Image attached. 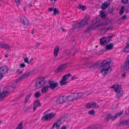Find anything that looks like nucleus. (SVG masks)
<instances>
[{
  "mask_svg": "<svg viewBox=\"0 0 129 129\" xmlns=\"http://www.w3.org/2000/svg\"><path fill=\"white\" fill-rule=\"evenodd\" d=\"M124 7L122 6L121 7V9L119 12V13L120 15H121L124 12Z\"/></svg>",
  "mask_w": 129,
  "mask_h": 129,
  "instance_id": "obj_35",
  "label": "nucleus"
},
{
  "mask_svg": "<svg viewBox=\"0 0 129 129\" xmlns=\"http://www.w3.org/2000/svg\"><path fill=\"white\" fill-rule=\"evenodd\" d=\"M40 106L41 104L39 101L38 100L34 104V107H33L34 111H35L38 106Z\"/></svg>",
  "mask_w": 129,
  "mask_h": 129,
  "instance_id": "obj_18",
  "label": "nucleus"
},
{
  "mask_svg": "<svg viewBox=\"0 0 129 129\" xmlns=\"http://www.w3.org/2000/svg\"><path fill=\"white\" fill-rule=\"evenodd\" d=\"M67 64L68 63H66L59 66L57 68V71L59 72L64 70L66 68Z\"/></svg>",
  "mask_w": 129,
  "mask_h": 129,
  "instance_id": "obj_14",
  "label": "nucleus"
},
{
  "mask_svg": "<svg viewBox=\"0 0 129 129\" xmlns=\"http://www.w3.org/2000/svg\"><path fill=\"white\" fill-rule=\"evenodd\" d=\"M127 17V16L126 15H124L121 18V19L124 20L125 18Z\"/></svg>",
  "mask_w": 129,
  "mask_h": 129,
  "instance_id": "obj_48",
  "label": "nucleus"
},
{
  "mask_svg": "<svg viewBox=\"0 0 129 129\" xmlns=\"http://www.w3.org/2000/svg\"><path fill=\"white\" fill-rule=\"evenodd\" d=\"M127 125H129V121H127Z\"/></svg>",
  "mask_w": 129,
  "mask_h": 129,
  "instance_id": "obj_64",
  "label": "nucleus"
},
{
  "mask_svg": "<svg viewBox=\"0 0 129 129\" xmlns=\"http://www.w3.org/2000/svg\"><path fill=\"white\" fill-rule=\"evenodd\" d=\"M62 121V120L61 119V118L60 119H59L58 120L57 122L55 123H56V127L58 128L60 127V126L61 123V122Z\"/></svg>",
  "mask_w": 129,
  "mask_h": 129,
  "instance_id": "obj_24",
  "label": "nucleus"
},
{
  "mask_svg": "<svg viewBox=\"0 0 129 129\" xmlns=\"http://www.w3.org/2000/svg\"><path fill=\"white\" fill-rule=\"evenodd\" d=\"M29 99V98L28 97H27V96L25 98V102H26Z\"/></svg>",
  "mask_w": 129,
  "mask_h": 129,
  "instance_id": "obj_54",
  "label": "nucleus"
},
{
  "mask_svg": "<svg viewBox=\"0 0 129 129\" xmlns=\"http://www.w3.org/2000/svg\"><path fill=\"white\" fill-rule=\"evenodd\" d=\"M77 93L78 98L82 96L83 94V93L82 92H79Z\"/></svg>",
  "mask_w": 129,
  "mask_h": 129,
  "instance_id": "obj_41",
  "label": "nucleus"
},
{
  "mask_svg": "<svg viewBox=\"0 0 129 129\" xmlns=\"http://www.w3.org/2000/svg\"><path fill=\"white\" fill-rule=\"evenodd\" d=\"M73 49L74 50H73V54H72V55H74L76 52H78V51L77 50H74V49L73 48Z\"/></svg>",
  "mask_w": 129,
  "mask_h": 129,
  "instance_id": "obj_52",
  "label": "nucleus"
},
{
  "mask_svg": "<svg viewBox=\"0 0 129 129\" xmlns=\"http://www.w3.org/2000/svg\"><path fill=\"white\" fill-rule=\"evenodd\" d=\"M111 62L104 60L102 62L100 67L102 69L101 72L103 75H105L111 71L110 67Z\"/></svg>",
  "mask_w": 129,
  "mask_h": 129,
  "instance_id": "obj_1",
  "label": "nucleus"
},
{
  "mask_svg": "<svg viewBox=\"0 0 129 129\" xmlns=\"http://www.w3.org/2000/svg\"><path fill=\"white\" fill-rule=\"evenodd\" d=\"M92 28L91 27H88L86 29H85V31L86 32H88L90 31Z\"/></svg>",
  "mask_w": 129,
  "mask_h": 129,
  "instance_id": "obj_42",
  "label": "nucleus"
},
{
  "mask_svg": "<svg viewBox=\"0 0 129 129\" xmlns=\"http://www.w3.org/2000/svg\"><path fill=\"white\" fill-rule=\"evenodd\" d=\"M23 58H24V60L25 62L27 63H30V62L28 60V59L27 57L24 58V57H23Z\"/></svg>",
  "mask_w": 129,
  "mask_h": 129,
  "instance_id": "obj_39",
  "label": "nucleus"
},
{
  "mask_svg": "<svg viewBox=\"0 0 129 129\" xmlns=\"http://www.w3.org/2000/svg\"><path fill=\"white\" fill-rule=\"evenodd\" d=\"M15 85L9 86L5 87L2 92H0V100L2 101L9 93H12L14 92L15 88Z\"/></svg>",
  "mask_w": 129,
  "mask_h": 129,
  "instance_id": "obj_2",
  "label": "nucleus"
},
{
  "mask_svg": "<svg viewBox=\"0 0 129 129\" xmlns=\"http://www.w3.org/2000/svg\"><path fill=\"white\" fill-rule=\"evenodd\" d=\"M3 78V74H0V80L2 78Z\"/></svg>",
  "mask_w": 129,
  "mask_h": 129,
  "instance_id": "obj_58",
  "label": "nucleus"
},
{
  "mask_svg": "<svg viewBox=\"0 0 129 129\" xmlns=\"http://www.w3.org/2000/svg\"><path fill=\"white\" fill-rule=\"evenodd\" d=\"M49 88V86L47 85L43 87L41 89V91L43 93H46L48 90Z\"/></svg>",
  "mask_w": 129,
  "mask_h": 129,
  "instance_id": "obj_23",
  "label": "nucleus"
},
{
  "mask_svg": "<svg viewBox=\"0 0 129 129\" xmlns=\"http://www.w3.org/2000/svg\"><path fill=\"white\" fill-rule=\"evenodd\" d=\"M113 43H110L109 45H107L105 47V49L106 50L112 49L113 47Z\"/></svg>",
  "mask_w": 129,
  "mask_h": 129,
  "instance_id": "obj_19",
  "label": "nucleus"
},
{
  "mask_svg": "<svg viewBox=\"0 0 129 129\" xmlns=\"http://www.w3.org/2000/svg\"><path fill=\"white\" fill-rule=\"evenodd\" d=\"M128 1V0H121V1L123 4H126Z\"/></svg>",
  "mask_w": 129,
  "mask_h": 129,
  "instance_id": "obj_51",
  "label": "nucleus"
},
{
  "mask_svg": "<svg viewBox=\"0 0 129 129\" xmlns=\"http://www.w3.org/2000/svg\"><path fill=\"white\" fill-rule=\"evenodd\" d=\"M89 18V15H86V17L79 24L77 23L74 26H73L74 28H76L78 25V29H80L82 28L84 26L88 24V20Z\"/></svg>",
  "mask_w": 129,
  "mask_h": 129,
  "instance_id": "obj_4",
  "label": "nucleus"
},
{
  "mask_svg": "<svg viewBox=\"0 0 129 129\" xmlns=\"http://www.w3.org/2000/svg\"><path fill=\"white\" fill-rule=\"evenodd\" d=\"M108 24V21H105L104 22H102L99 25L101 26H106Z\"/></svg>",
  "mask_w": 129,
  "mask_h": 129,
  "instance_id": "obj_29",
  "label": "nucleus"
},
{
  "mask_svg": "<svg viewBox=\"0 0 129 129\" xmlns=\"http://www.w3.org/2000/svg\"><path fill=\"white\" fill-rule=\"evenodd\" d=\"M0 47L1 48H4L6 49H9L10 48V47L8 45L4 43L0 45Z\"/></svg>",
  "mask_w": 129,
  "mask_h": 129,
  "instance_id": "obj_21",
  "label": "nucleus"
},
{
  "mask_svg": "<svg viewBox=\"0 0 129 129\" xmlns=\"http://www.w3.org/2000/svg\"><path fill=\"white\" fill-rule=\"evenodd\" d=\"M59 47L57 46L55 48L54 51H55L56 52H58L59 51Z\"/></svg>",
  "mask_w": 129,
  "mask_h": 129,
  "instance_id": "obj_43",
  "label": "nucleus"
},
{
  "mask_svg": "<svg viewBox=\"0 0 129 129\" xmlns=\"http://www.w3.org/2000/svg\"><path fill=\"white\" fill-rule=\"evenodd\" d=\"M116 87H117L115 89V91L116 92L117 95H116L117 98H119L123 93V91L122 88L120 87H119L118 84L116 85Z\"/></svg>",
  "mask_w": 129,
  "mask_h": 129,
  "instance_id": "obj_9",
  "label": "nucleus"
},
{
  "mask_svg": "<svg viewBox=\"0 0 129 129\" xmlns=\"http://www.w3.org/2000/svg\"><path fill=\"white\" fill-rule=\"evenodd\" d=\"M22 125V122L21 121L20 123L18 124V126L16 127V129H23V127Z\"/></svg>",
  "mask_w": 129,
  "mask_h": 129,
  "instance_id": "obj_28",
  "label": "nucleus"
},
{
  "mask_svg": "<svg viewBox=\"0 0 129 129\" xmlns=\"http://www.w3.org/2000/svg\"><path fill=\"white\" fill-rule=\"evenodd\" d=\"M88 113L89 114H90L93 115L95 114V112L93 109H92L91 110L88 111Z\"/></svg>",
  "mask_w": 129,
  "mask_h": 129,
  "instance_id": "obj_36",
  "label": "nucleus"
},
{
  "mask_svg": "<svg viewBox=\"0 0 129 129\" xmlns=\"http://www.w3.org/2000/svg\"><path fill=\"white\" fill-rule=\"evenodd\" d=\"M20 21L23 24L24 27H26L29 25L28 21L26 19L21 18Z\"/></svg>",
  "mask_w": 129,
  "mask_h": 129,
  "instance_id": "obj_15",
  "label": "nucleus"
},
{
  "mask_svg": "<svg viewBox=\"0 0 129 129\" xmlns=\"http://www.w3.org/2000/svg\"><path fill=\"white\" fill-rule=\"evenodd\" d=\"M56 14H59V12L57 10V9L55 8L53 9V14L56 15Z\"/></svg>",
  "mask_w": 129,
  "mask_h": 129,
  "instance_id": "obj_33",
  "label": "nucleus"
},
{
  "mask_svg": "<svg viewBox=\"0 0 129 129\" xmlns=\"http://www.w3.org/2000/svg\"><path fill=\"white\" fill-rule=\"evenodd\" d=\"M20 67L22 68H24L25 67V64L24 63L20 64Z\"/></svg>",
  "mask_w": 129,
  "mask_h": 129,
  "instance_id": "obj_49",
  "label": "nucleus"
},
{
  "mask_svg": "<svg viewBox=\"0 0 129 129\" xmlns=\"http://www.w3.org/2000/svg\"><path fill=\"white\" fill-rule=\"evenodd\" d=\"M127 45L124 49V52H129V50H128L127 48L129 47V41L127 43Z\"/></svg>",
  "mask_w": 129,
  "mask_h": 129,
  "instance_id": "obj_27",
  "label": "nucleus"
},
{
  "mask_svg": "<svg viewBox=\"0 0 129 129\" xmlns=\"http://www.w3.org/2000/svg\"><path fill=\"white\" fill-rule=\"evenodd\" d=\"M23 72L22 70H20V69H18L17 70V74H20L22 73Z\"/></svg>",
  "mask_w": 129,
  "mask_h": 129,
  "instance_id": "obj_47",
  "label": "nucleus"
},
{
  "mask_svg": "<svg viewBox=\"0 0 129 129\" xmlns=\"http://www.w3.org/2000/svg\"><path fill=\"white\" fill-rule=\"evenodd\" d=\"M126 76V74L125 73H123L121 74V76L122 77H124Z\"/></svg>",
  "mask_w": 129,
  "mask_h": 129,
  "instance_id": "obj_56",
  "label": "nucleus"
},
{
  "mask_svg": "<svg viewBox=\"0 0 129 129\" xmlns=\"http://www.w3.org/2000/svg\"><path fill=\"white\" fill-rule=\"evenodd\" d=\"M68 100L67 96H63L59 97L56 100V102L58 104L65 103Z\"/></svg>",
  "mask_w": 129,
  "mask_h": 129,
  "instance_id": "obj_11",
  "label": "nucleus"
},
{
  "mask_svg": "<svg viewBox=\"0 0 129 129\" xmlns=\"http://www.w3.org/2000/svg\"><path fill=\"white\" fill-rule=\"evenodd\" d=\"M49 87L52 90L55 89L58 85V83L54 82L53 81H49Z\"/></svg>",
  "mask_w": 129,
  "mask_h": 129,
  "instance_id": "obj_12",
  "label": "nucleus"
},
{
  "mask_svg": "<svg viewBox=\"0 0 129 129\" xmlns=\"http://www.w3.org/2000/svg\"><path fill=\"white\" fill-rule=\"evenodd\" d=\"M67 99L70 101H72L74 100H72L73 99V98L72 97V94L70 95H69L68 97H67Z\"/></svg>",
  "mask_w": 129,
  "mask_h": 129,
  "instance_id": "obj_40",
  "label": "nucleus"
},
{
  "mask_svg": "<svg viewBox=\"0 0 129 129\" xmlns=\"http://www.w3.org/2000/svg\"><path fill=\"white\" fill-rule=\"evenodd\" d=\"M61 119L62 121H66L67 122L69 121V118L67 116H64L61 118Z\"/></svg>",
  "mask_w": 129,
  "mask_h": 129,
  "instance_id": "obj_30",
  "label": "nucleus"
},
{
  "mask_svg": "<svg viewBox=\"0 0 129 129\" xmlns=\"http://www.w3.org/2000/svg\"><path fill=\"white\" fill-rule=\"evenodd\" d=\"M93 129H99L100 127H99V126L98 125H95L92 126Z\"/></svg>",
  "mask_w": 129,
  "mask_h": 129,
  "instance_id": "obj_44",
  "label": "nucleus"
},
{
  "mask_svg": "<svg viewBox=\"0 0 129 129\" xmlns=\"http://www.w3.org/2000/svg\"><path fill=\"white\" fill-rule=\"evenodd\" d=\"M41 95V93L39 91L36 92L34 94V96L36 98H38Z\"/></svg>",
  "mask_w": 129,
  "mask_h": 129,
  "instance_id": "obj_31",
  "label": "nucleus"
},
{
  "mask_svg": "<svg viewBox=\"0 0 129 129\" xmlns=\"http://www.w3.org/2000/svg\"><path fill=\"white\" fill-rule=\"evenodd\" d=\"M72 97H73V99L75 100L78 99L77 93H74L72 94Z\"/></svg>",
  "mask_w": 129,
  "mask_h": 129,
  "instance_id": "obj_25",
  "label": "nucleus"
},
{
  "mask_svg": "<svg viewBox=\"0 0 129 129\" xmlns=\"http://www.w3.org/2000/svg\"><path fill=\"white\" fill-rule=\"evenodd\" d=\"M108 36L106 37H103L100 40V42L101 45L103 46H105L107 43H108L113 37L115 36L112 34L109 33Z\"/></svg>",
  "mask_w": 129,
  "mask_h": 129,
  "instance_id": "obj_3",
  "label": "nucleus"
},
{
  "mask_svg": "<svg viewBox=\"0 0 129 129\" xmlns=\"http://www.w3.org/2000/svg\"><path fill=\"white\" fill-rule=\"evenodd\" d=\"M127 121L124 120L122 122H120L121 124H123L125 125H127Z\"/></svg>",
  "mask_w": 129,
  "mask_h": 129,
  "instance_id": "obj_37",
  "label": "nucleus"
},
{
  "mask_svg": "<svg viewBox=\"0 0 129 129\" xmlns=\"http://www.w3.org/2000/svg\"><path fill=\"white\" fill-rule=\"evenodd\" d=\"M87 129H93L92 126L88 127Z\"/></svg>",
  "mask_w": 129,
  "mask_h": 129,
  "instance_id": "obj_61",
  "label": "nucleus"
},
{
  "mask_svg": "<svg viewBox=\"0 0 129 129\" xmlns=\"http://www.w3.org/2000/svg\"><path fill=\"white\" fill-rule=\"evenodd\" d=\"M84 65L87 67L92 68V64L90 62H87L84 63Z\"/></svg>",
  "mask_w": 129,
  "mask_h": 129,
  "instance_id": "obj_26",
  "label": "nucleus"
},
{
  "mask_svg": "<svg viewBox=\"0 0 129 129\" xmlns=\"http://www.w3.org/2000/svg\"><path fill=\"white\" fill-rule=\"evenodd\" d=\"M30 72H25L24 74L19 78V79H21V80L24 79L27 77L29 76Z\"/></svg>",
  "mask_w": 129,
  "mask_h": 129,
  "instance_id": "obj_17",
  "label": "nucleus"
},
{
  "mask_svg": "<svg viewBox=\"0 0 129 129\" xmlns=\"http://www.w3.org/2000/svg\"><path fill=\"white\" fill-rule=\"evenodd\" d=\"M31 108L27 107L25 110V113H27L28 111L30 110V109H31Z\"/></svg>",
  "mask_w": 129,
  "mask_h": 129,
  "instance_id": "obj_46",
  "label": "nucleus"
},
{
  "mask_svg": "<svg viewBox=\"0 0 129 129\" xmlns=\"http://www.w3.org/2000/svg\"><path fill=\"white\" fill-rule=\"evenodd\" d=\"M123 111H122L119 113H116L113 116H112L111 114H109L106 116V121H108L110 118L113 121L114 120L116 119L118 117L120 116L122 114Z\"/></svg>",
  "mask_w": 129,
  "mask_h": 129,
  "instance_id": "obj_6",
  "label": "nucleus"
},
{
  "mask_svg": "<svg viewBox=\"0 0 129 129\" xmlns=\"http://www.w3.org/2000/svg\"><path fill=\"white\" fill-rule=\"evenodd\" d=\"M55 115V114L53 113L46 114L42 118V119H44L46 121L47 120L49 119H52Z\"/></svg>",
  "mask_w": 129,
  "mask_h": 129,
  "instance_id": "obj_10",
  "label": "nucleus"
},
{
  "mask_svg": "<svg viewBox=\"0 0 129 129\" xmlns=\"http://www.w3.org/2000/svg\"><path fill=\"white\" fill-rule=\"evenodd\" d=\"M31 96V93L30 94H28L27 96V97H28V98H29Z\"/></svg>",
  "mask_w": 129,
  "mask_h": 129,
  "instance_id": "obj_63",
  "label": "nucleus"
},
{
  "mask_svg": "<svg viewBox=\"0 0 129 129\" xmlns=\"http://www.w3.org/2000/svg\"><path fill=\"white\" fill-rule=\"evenodd\" d=\"M53 8H49L48 9V10L50 11H53Z\"/></svg>",
  "mask_w": 129,
  "mask_h": 129,
  "instance_id": "obj_55",
  "label": "nucleus"
},
{
  "mask_svg": "<svg viewBox=\"0 0 129 129\" xmlns=\"http://www.w3.org/2000/svg\"><path fill=\"white\" fill-rule=\"evenodd\" d=\"M101 16L102 18H105L106 15L105 14L104 12H101L100 13Z\"/></svg>",
  "mask_w": 129,
  "mask_h": 129,
  "instance_id": "obj_38",
  "label": "nucleus"
},
{
  "mask_svg": "<svg viewBox=\"0 0 129 129\" xmlns=\"http://www.w3.org/2000/svg\"><path fill=\"white\" fill-rule=\"evenodd\" d=\"M78 8L79 9H81L83 10L86 9V6L81 5H80L78 7Z\"/></svg>",
  "mask_w": 129,
  "mask_h": 129,
  "instance_id": "obj_32",
  "label": "nucleus"
},
{
  "mask_svg": "<svg viewBox=\"0 0 129 129\" xmlns=\"http://www.w3.org/2000/svg\"><path fill=\"white\" fill-rule=\"evenodd\" d=\"M92 65L93 66L92 68H93V69L97 68L99 66V64L98 63H93Z\"/></svg>",
  "mask_w": 129,
  "mask_h": 129,
  "instance_id": "obj_34",
  "label": "nucleus"
},
{
  "mask_svg": "<svg viewBox=\"0 0 129 129\" xmlns=\"http://www.w3.org/2000/svg\"><path fill=\"white\" fill-rule=\"evenodd\" d=\"M74 50L73 49H71L70 50L68 49H66L65 51V54L67 55H68L69 54H71L72 55L73 54V51Z\"/></svg>",
  "mask_w": 129,
  "mask_h": 129,
  "instance_id": "obj_22",
  "label": "nucleus"
},
{
  "mask_svg": "<svg viewBox=\"0 0 129 129\" xmlns=\"http://www.w3.org/2000/svg\"><path fill=\"white\" fill-rule=\"evenodd\" d=\"M58 52H56L55 51H54L53 54L54 56L56 57L57 56Z\"/></svg>",
  "mask_w": 129,
  "mask_h": 129,
  "instance_id": "obj_50",
  "label": "nucleus"
},
{
  "mask_svg": "<svg viewBox=\"0 0 129 129\" xmlns=\"http://www.w3.org/2000/svg\"><path fill=\"white\" fill-rule=\"evenodd\" d=\"M21 80V79H19V78L17 79H16L15 81V82L16 83H17L18 82H19L20 80Z\"/></svg>",
  "mask_w": 129,
  "mask_h": 129,
  "instance_id": "obj_53",
  "label": "nucleus"
},
{
  "mask_svg": "<svg viewBox=\"0 0 129 129\" xmlns=\"http://www.w3.org/2000/svg\"><path fill=\"white\" fill-rule=\"evenodd\" d=\"M56 123H54L53 124V126H52V128H54L55 126H56Z\"/></svg>",
  "mask_w": 129,
  "mask_h": 129,
  "instance_id": "obj_57",
  "label": "nucleus"
},
{
  "mask_svg": "<svg viewBox=\"0 0 129 129\" xmlns=\"http://www.w3.org/2000/svg\"><path fill=\"white\" fill-rule=\"evenodd\" d=\"M120 69L121 70L123 71L124 72L126 71L129 69V56H128L125 62L120 67Z\"/></svg>",
  "mask_w": 129,
  "mask_h": 129,
  "instance_id": "obj_7",
  "label": "nucleus"
},
{
  "mask_svg": "<svg viewBox=\"0 0 129 129\" xmlns=\"http://www.w3.org/2000/svg\"><path fill=\"white\" fill-rule=\"evenodd\" d=\"M15 2L16 3H18L20 1V0H15Z\"/></svg>",
  "mask_w": 129,
  "mask_h": 129,
  "instance_id": "obj_62",
  "label": "nucleus"
},
{
  "mask_svg": "<svg viewBox=\"0 0 129 129\" xmlns=\"http://www.w3.org/2000/svg\"><path fill=\"white\" fill-rule=\"evenodd\" d=\"M110 3L105 2L102 5V8L104 10L109 7L110 5Z\"/></svg>",
  "mask_w": 129,
  "mask_h": 129,
  "instance_id": "obj_20",
  "label": "nucleus"
},
{
  "mask_svg": "<svg viewBox=\"0 0 129 129\" xmlns=\"http://www.w3.org/2000/svg\"><path fill=\"white\" fill-rule=\"evenodd\" d=\"M8 69L5 67H2L0 68V74H3L8 72Z\"/></svg>",
  "mask_w": 129,
  "mask_h": 129,
  "instance_id": "obj_16",
  "label": "nucleus"
},
{
  "mask_svg": "<svg viewBox=\"0 0 129 129\" xmlns=\"http://www.w3.org/2000/svg\"><path fill=\"white\" fill-rule=\"evenodd\" d=\"M45 79L44 77L40 78L38 79L35 84V86L37 88L43 87L45 84Z\"/></svg>",
  "mask_w": 129,
  "mask_h": 129,
  "instance_id": "obj_5",
  "label": "nucleus"
},
{
  "mask_svg": "<svg viewBox=\"0 0 129 129\" xmlns=\"http://www.w3.org/2000/svg\"><path fill=\"white\" fill-rule=\"evenodd\" d=\"M86 106L87 108H95L97 109L99 108V106L95 102L87 103L86 104Z\"/></svg>",
  "mask_w": 129,
  "mask_h": 129,
  "instance_id": "obj_13",
  "label": "nucleus"
},
{
  "mask_svg": "<svg viewBox=\"0 0 129 129\" xmlns=\"http://www.w3.org/2000/svg\"><path fill=\"white\" fill-rule=\"evenodd\" d=\"M39 45L40 44L39 43H37L36 44V46L37 47L39 46Z\"/></svg>",
  "mask_w": 129,
  "mask_h": 129,
  "instance_id": "obj_60",
  "label": "nucleus"
},
{
  "mask_svg": "<svg viewBox=\"0 0 129 129\" xmlns=\"http://www.w3.org/2000/svg\"><path fill=\"white\" fill-rule=\"evenodd\" d=\"M71 75V73H69L63 76L61 80L60 81V84L61 85H63L67 83L66 80Z\"/></svg>",
  "mask_w": 129,
  "mask_h": 129,
  "instance_id": "obj_8",
  "label": "nucleus"
},
{
  "mask_svg": "<svg viewBox=\"0 0 129 129\" xmlns=\"http://www.w3.org/2000/svg\"><path fill=\"white\" fill-rule=\"evenodd\" d=\"M61 129H66V127L65 126H63L61 127Z\"/></svg>",
  "mask_w": 129,
  "mask_h": 129,
  "instance_id": "obj_59",
  "label": "nucleus"
},
{
  "mask_svg": "<svg viewBox=\"0 0 129 129\" xmlns=\"http://www.w3.org/2000/svg\"><path fill=\"white\" fill-rule=\"evenodd\" d=\"M113 10L112 8H109L108 10V11L109 13H112L113 11Z\"/></svg>",
  "mask_w": 129,
  "mask_h": 129,
  "instance_id": "obj_45",
  "label": "nucleus"
}]
</instances>
